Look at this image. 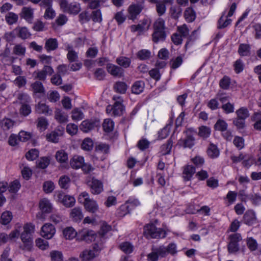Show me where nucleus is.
<instances>
[{"label":"nucleus","mask_w":261,"mask_h":261,"mask_svg":"<svg viewBox=\"0 0 261 261\" xmlns=\"http://www.w3.org/2000/svg\"><path fill=\"white\" fill-rule=\"evenodd\" d=\"M36 246L42 250H46L49 247L48 242L41 238H38L36 240Z\"/></svg>","instance_id":"obj_62"},{"label":"nucleus","mask_w":261,"mask_h":261,"mask_svg":"<svg viewBox=\"0 0 261 261\" xmlns=\"http://www.w3.org/2000/svg\"><path fill=\"white\" fill-rule=\"evenodd\" d=\"M59 4L64 12L70 14L76 15L81 10L80 4L76 2L69 3L67 0H61Z\"/></svg>","instance_id":"obj_3"},{"label":"nucleus","mask_w":261,"mask_h":261,"mask_svg":"<svg viewBox=\"0 0 261 261\" xmlns=\"http://www.w3.org/2000/svg\"><path fill=\"white\" fill-rule=\"evenodd\" d=\"M70 182V178L67 176H61L59 180V184L61 188L67 189Z\"/></svg>","instance_id":"obj_59"},{"label":"nucleus","mask_w":261,"mask_h":261,"mask_svg":"<svg viewBox=\"0 0 261 261\" xmlns=\"http://www.w3.org/2000/svg\"><path fill=\"white\" fill-rule=\"evenodd\" d=\"M238 53L241 56L250 55V46L248 44H240L238 48Z\"/></svg>","instance_id":"obj_31"},{"label":"nucleus","mask_w":261,"mask_h":261,"mask_svg":"<svg viewBox=\"0 0 261 261\" xmlns=\"http://www.w3.org/2000/svg\"><path fill=\"white\" fill-rule=\"evenodd\" d=\"M35 112L39 114L50 116L53 114V110L45 103L39 102L35 106Z\"/></svg>","instance_id":"obj_15"},{"label":"nucleus","mask_w":261,"mask_h":261,"mask_svg":"<svg viewBox=\"0 0 261 261\" xmlns=\"http://www.w3.org/2000/svg\"><path fill=\"white\" fill-rule=\"evenodd\" d=\"M252 119L255 122L254 124V128L258 130H261V112L254 113Z\"/></svg>","instance_id":"obj_43"},{"label":"nucleus","mask_w":261,"mask_h":261,"mask_svg":"<svg viewBox=\"0 0 261 261\" xmlns=\"http://www.w3.org/2000/svg\"><path fill=\"white\" fill-rule=\"evenodd\" d=\"M111 110L112 111V114L114 116H120L122 115L124 112V107L120 101H116L113 108H111Z\"/></svg>","instance_id":"obj_23"},{"label":"nucleus","mask_w":261,"mask_h":261,"mask_svg":"<svg viewBox=\"0 0 261 261\" xmlns=\"http://www.w3.org/2000/svg\"><path fill=\"white\" fill-rule=\"evenodd\" d=\"M102 127L105 132H111L114 129V122L111 119H106L102 123Z\"/></svg>","instance_id":"obj_41"},{"label":"nucleus","mask_w":261,"mask_h":261,"mask_svg":"<svg viewBox=\"0 0 261 261\" xmlns=\"http://www.w3.org/2000/svg\"><path fill=\"white\" fill-rule=\"evenodd\" d=\"M56 158L61 163H65L68 160V154L64 150H61L56 152Z\"/></svg>","instance_id":"obj_49"},{"label":"nucleus","mask_w":261,"mask_h":261,"mask_svg":"<svg viewBox=\"0 0 261 261\" xmlns=\"http://www.w3.org/2000/svg\"><path fill=\"white\" fill-rule=\"evenodd\" d=\"M230 84V79L225 75L224 76L219 82L220 87L223 89H228L229 88Z\"/></svg>","instance_id":"obj_61"},{"label":"nucleus","mask_w":261,"mask_h":261,"mask_svg":"<svg viewBox=\"0 0 261 261\" xmlns=\"http://www.w3.org/2000/svg\"><path fill=\"white\" fill-rule=\"evenodd\" d=\"M186 134V138L180 139L178 142V144L181 145L184 148H191L195 145V138L192 132L188 129L185 132Z\"/></svg>","instance_id":"obj_7"},{"label":"nucleus","mask_w":261,"mask_h":261,"mask_svg":"<svg viewBox=\"0 0 261 261\" xmlns=\"http://www.w3.org/2000/svg\"><path fill=\"white\" fill-rule=\"evenodd\" d=\"M159 246L156 248H152V251L147 255L148 261H158L159 257H165V250Z\"/></svg>","instance_id":"obj_12"},{"label":"nucleus","mask_w":261,"mask_h":261,"mask_svg":"<svg viewBox=\"0 0 261 261\" xmlns=\"http://www.w3.org/2000/svg\"><path fill=\"white\" fill-rule=\"evenodd\" d=\"M96 126L95 122L88 120L83 121L81 125V129L84 132H88Z\"/></svg>","instance_id":"obj_33"},{"label":"nucleus","mask_w":261,"mask_h":261,"mask_svg":"<svg viewBox=\"0 0 261 261\" xmlns=\"http://www.w3.org/2000/svg\"><path fill=\"white\" fill-rule=\"evenodd\" d=\"M144 8L142 4L130 5L127 9L128 18L131 20H135L137 16L141 13Z\"/></svg>","instance_id":"obj_8"},{"label":"nucleus","mask_w":261,"mask_h":261,"mask_svg":"<svg viewBox=\"0 0 261 261\" xmlns=\"http://www.w3.org/2000/svg\"><path fill=\"white\" fill-rule=\"evenodd\" d=\"M39 208L42 213H49L52 211L53 206L48 199L43 198L40 201Z\"/></svg>","instance_id":"obj_18"},{"label":"nucleus","mask_w":261,"mask_h":261,"mask_svg":"<svg viewBox=\"0 0 261 261\" xmlns=\"http://www.w3.org/2000/svg\"><path fill=\"white\" fill-rule=\"evenodd\" d=\"M70 215L72 220L76 222H80L84 217L82 209L80 207H74L72 209Z\"/></svg>","instance_id":"obj_21"},{"label":"nucleus","mask_w":261,"mask_h":261,"mask_svg":"<svg viewBox=\"0 0 261 261\" xmlns=\"http://www.w3.org/2000/svg\"><path fill=\"white\" fill-rule=\"evenodd\" d=\"M82 238L86 241H92L95 238V234L92 230H87L83 232L82 234Z\"/></svg>","instance_id":"obj_58"},{"label":"nucleus","mask_w":261,"mask_h":261,"mask_svg":"<svg viewBox=\"0 0 261 261\" xmlns=\"http://www.w3.org/2000/svg\"><path fill=\"white\" fill-rule=\"evenodd\" d=\"M116 62L123 68H128L130 64L131 61L129 58L121 56L117 58Z\"/></svg>","instance_id":"obj_40"},{"label":"nucleus","mask_w":261,"mask_h":261,"mask_svg":"<svg viewBox=\"0 0 261 261\" xmlns=\"http://www.w3.org/2000/svg\"><path fill=\"white\" fill-rule=\"evenodd\" d=\"M171 0H163V2L155 5V10L159 17L164 15L166 12V4L171 3Z\"/></svg>","instance_id":"obj_22"},{"label":"nucleus","mask_w":261,"mask_h":261,"mask_svg":"<svg viewBox=\"0 0 261 261\" xmlns=\"http://www.w3.org/2000/svg\"><path fill=\"white\" fill-rule=\"evenodd\" d=\"M58 47V42L56 38H50L45 40L44 48L47 52L53 51Z\"/></svg>","instance_id":"obj_19"},{"label":"nucleus","mask_w":261,"mask_h":261,"mask_svg":"<svg viewBox=\"0 0 261 261\" xmlns=\"http://www.w3.org/2000/svg\"><path fill=\"white\" fill-rule=\"evenodd\" d=\"M84 117L83 113L79 109L75 108L72 111L71 118L73 120L79 121L83 119Z\"/></svg>","instance_id":"obj_53"},{"label":"nucleus","mask_w":261,"mask_h":261,"mask_svg":"<svg viewBox=\"0 0 261 261\" xmlns=\"http://www.w3.org/2000/svg\"><path fill=\"white\" fill-rule=\"evenodd\" d=\"M109 145L106 143H100L96 146L95 151L96 152H101L103 153H108L109 152Z\"/></svg>","instance_id":"obj_57"},{"label":"nucleus","mask_w":261,"mask_h":261,"mask_svg":"<svg viewBox=\"0 0 261 261\" xmlns=\"http://www.w3.org/2000/svg\"><path fill=\"white\" fill-rule=\"evenodd\" d=\"M93 147V142L91 139L89 138H85L81 145V147L85 150L89 151L92 150Z\"/></svg>","instance_id":"obj_52"},{"label":"nucleus","mask_w":261,"mask_h":261,"mask_svg":"<svg viewBox=\"0 0 261 261\" xmlns=\"http://www.w3.org/2000/svg\"><path fill=\"white\" fill-rule=\"evenodd\" d=\"M127 88V85L123 82H117L114 85V90L120 94L125 93Z\"/></svg>","instance_id":"obj_36"},{"label":"nucleus","mask_w":261,"mask_h":261,"mask_svg":"<svg viewBox=\"0 0 261 261\" xmlns=\"http://www.w3.org/2000/svg\"><path fill=\"white\" fill-rule=\"evenodd\" d=\"M39 151L37 149H31L25 154V157L28 160L34 161L39 156Z\"/></svg>","instance_id":"obj_55"},{"label":"nucleus","mask_w":261,"mask_h":261,"mask_svg":"<svg viewBox=\"0 0 261 261\" xmlns=\"http://www.w3.org/2000/svg\"><path fill=\"white\" fill-rule=\"evenodd\" d=\"M20 112L22 115L27 116L31 113V107L27 103H22L20 109Z\"/></svg>","instance_id":"obj_64"},{"label":"nucleus","mask_w":261,"mask_h":261,"mask_svg":"<svg viewBox=\"0 0 261 261\" xmlns=\"http://www.w3.org/2000/svg\"><path fill=\"white\" fill-rule=\"evenodd\" d=\"M244 220L246 224H252L256 220L255 213L252 210L247 211L244 215Z\"/></svg>","instance_id":"obj_26"},{"label":"nucleus","mask_w":261,"mask_h":261,"mask_svg":"<svg viewBox=\"0 0 261 261\" xmlns=\"http://www.w3.org/2000/svg\"><path fill=\"white\" fill-rule=\"evenodd\" d=\"M107 69L108 72L113 76L121 77L124 76L123 69L113 64H108L107 65Z\"/></svg>","instance_id":"obj_10"},{"label":"nucleus","mask_w":261,"mask_h":261,"mask_svg":"<svg viewBox=\"0 0 261 261\" xmlns=\"http://www.w3.org/2000/svg\"><path fill=\"white\" fill-rule=\"evenodd\" d=\"M31 87L35 93H44L45 92L43 85L40 81H36L32 83Z\"/></svg>","instance_id":"obj_35"},{"label":"nucleus","mask_w":261,"mask_h":261,"mask_svg":"<svg viewBox=\"0 0 261 261\" xmlns=\"http://www.w3.org/2000/svg\"><path fill=\"white\" fill-rule=\"evenodd\" d=\"M77 200L79 203L84 205L85 210L88 212L95 214L98 212L99 206L97 202L93 199L90 198L88 192H82L79 195Z\"/></svg>","instance_id":"obj_1"},{"label":"nucleus","mask_w":261,"mask_h":261,"mask_svg":"<svg viewBox=\"0 0 261 261\" xmlns=\"http://www.w3.org/2000/svg\"><path fill=\"white\" fill-rule=\"evenodd\" d=\"M88 185L93 194H99L103 191L102 183L96 179L92 178L91 181L88 182Z\"/></svg>","instance_id":"obj_11"},{"label":"nucleus","mask_w":261,"mask_h":261,"mask_svg":"<svg viewBox=\"0 0 261 261\" xmlns=\"http://www.w3.org/2000/svg\"><path fill=\"white\" fill-rule=\"evenodd\" d=\"M55 233L56 229L54 226L50 223H46L41 227V235L46 239H51Z\"/></svg>","instance_id":"obj_9"},{"label":"nucleus","mask_w":261,"mask_h":261,"mask_svg":"<svg viewBox=\"0 0 261 261\" xmlns=\"http://www.w3.org/2000/svg\"><path fill=\"white\" fill-rule=\"evenodd\" d=\"M207 152L208 155L211 158H216L219 155V150L217 147L213 144H211L207 148Z\"/></svg>","instance_id":"obj_39"},{"label":"nucleus","mask_w":261,"mask_h":261,"mask_svg":"<svg viewBox=\"0 0 261 261\" xmlns=\"http://www.w3.org/2000/svg\"><path fill=\"white\" fill-rule=\"evenodd\" d=\"M236 114L237 117L244 120H245L249 116L248 109L244 107H242L238 110L236 111Z\"/></svg>","instance_id":"obj_56"},{"label":"nucleus","mask_w":261,"mask_h":261,"mask_svg":"<svg viewBox=\"0 0 261 261\" xmlns=\"http://www.w3.org/2000/svg\"><path fill=\"white\" fill-rule=\"evenodd\" d=\"M195 172V168L191 165H188L184 168L183 172V177L185 180H189L191 179L193 175Z\"/></svg>","instance_id":"obj_29"},{"label":"nucleus","mask_w":261,"mask_h":261,"mask_svg":"<svg viewBox=\"0 0 261 261\" xmlns=\"http://www.w3.org/2000/svg\"><path fill=\"white\" fill-rule=\"evenodd\" d=\"M14 32L17 36L22 40L27 39L31 36V33L25 27H17L14 29Z\"/></svg>","instance_id":"obj_17"},{"label":"nucleus","mask_w":261,"mask_h":261,"mask_svg":"<svg viewBox=\"0 0 261 261\" xmlns=\"http://www.w3.org/2000/svg\"><path fill=\"white\" fill-rule=\"evenodd\" d=\"M5 19L9 24L12 25L17 21L18 17L15 13L9 12L6 15Z\"/></svg>","instance_id":"obj_54"},{"label":"nucleus","mask_w":261,"mask_h":261,"mask_svg":"<svg viewBox=\"0 0 261 261\" xmlns=\"http://www.w3.org/2000/svg\"><path fill=\"white\" fill-rule=\"evenodd\" d=\"M161 248L164 249L165 250V257H166L168 254H170L171 255L175 254L176 251V246L174 243H170L167 247H165L164 246H160Z\"/></svg>","instance_id":"obj_34"},{"label":"nucleus","mask_w":261,"mask_h":261,"mask_svg":"<svg viewBox=\"0 0 261 261\" xmlns=\"http://www.w3.org/2000/svg\"><path fill=\"white\" fill-rule=\"evenodd\" d=\"M153 30L165 31L166 29L165 20L161 18H158L153 24Z\"/></svg>","instance_id":"obj_38"},{"label":"nucleus","mask_w":261,"mask_h":261,"mask_svg":"<svg viewBox=\"0 0 261 261\" xmlns=\"http://www.w3.org/2000/svg\"><path fill=\"white\" fill-rule=\"evenodd\" d=\"M211 133V128L206 126H201L199 127L198 135L204 139L208 138Z\"/></svg>","instance_id":"obj_48"},{"label":"nucleus","mask_w":261,"mask_h":261,"mask_svg":"<svg viewBox=\"0 0 261 261\" xmlns=\"http://www.w3.org/2000/svg\"><path fill=\"white\" fill-rule=\"evenodd\" d=\"M119 248L124 253L129 254L133 251L134 246L130 243L125 242L121 243L119 245Z\"/></svg>","instance_id":"obj_51"},{"label":"nucleus","mask_w":261,"mask_h":261,"mask_svg":"<svg viewBox=\"0 0 261 261\" xmlns=\"http://www.w3.org/2000/svg\"><path fill=\"white\" fill-rule=\"evenodd\" d=\"M144 86L145 84L143 81H137L133 85L132 87V91L134 94H139L143 92Z\"/></svg>","instance_id":"obj_30"},{"label":"nucleus","mask_w":261,"mask_h":261,"mask_svg":"<svg viewBox=\"0 0 261 261\" xmlns=\"http://www.w3.org/2000/svg\"><path fill=\"white\" fill-rule=\"evenodd\" d=\"M140 204V202L138 199L128 200L124 204L120 207V216H125L126 214L129 213L132 209Z\"/></svg>","instance_id":"obj_5"},{"label":"nucleus","mask_w":261,"mask_h":261,"mask_svg":"<svg viewBox=\"0 0 261 261\" xmlns=\"http://www.w3.org/2000/svg\"><path fill=\"white\" fill-rule=\"evenodd\" d=\"M173 146V141L170 138L167 141L166 143L161 146L160 153L162 155H165L169 154Z\"/></svg>","instance_id":"obj_27"},{"label":"nucleus","mask_w":261,"mask_h":261,"mask_svg":"<svg viewBox=\"0 0 261 261\" xmlns=\"http://www.w3.org/2000/svg\"><path fill=\"white\" fill-rule=\"evenodd\" d=\"M64 133V128L62 126H58L55 130L46 135V139L48 142L57 143L59 138L62 136Z\"/></svg>","instance_id":"obj_6"},{"label":"nucleus","mask_w":261,"mask_h":261,"mask_svg":"<svg viewBox=\"0 0 261 261\" xmlns=\"http://www.w3.org/2000/svg\"><path fill=\"white\" fill-rule=\"evenodd\" d=\"M183 60L181 56H178L175 59H172L170 64L172 69H175L179 67L182 63Z\"/></svg>","instance_id":"obj_60"},{"label":"nucleus","mask_w":261,"mask_h":261,"mask_svg":"<svg viewBox=\"0 0 261 261\" xmlns=\"http://www.w3.org/2000/svg\"><path fill=\"white\" fill-rule=\"evenodd\" d=\"M84 163V158L79 155H74L70 161V165L73 169L81 168Z\"/></svg>","instance_id":"obj_20"},{"label":"nucleus","mask_w":261,"mask_h":261,"mask_svg":"<svg viewBox=\"0 0 261 261\" xmlns=\"http://www.w3.org/2000/svg\"><path fill=\"white\" fill-rule=\"evenodd\" d=\"M182 10L178 6H172L169 10L171 17L174 19H177L181 14Z\"/></svg>","instance_id":"obj_37"},{"label":"nucleus","mask_w":261,"mask_h":261,"mask_svg":"<svg viewBox=\"0 0 261 261\" xmlns=\"http://www.w3.org/2000/svg\"><path fill=\"white\" fill-rule=\"evenodd\" d=\"M100 251V248L97 244L93 245L92 248L84 250L80 255L83 261H90L97 256Z\"/></svg>","instance_id":"obj_4"},{"label":"nucleus","mask_w":261,"mask_h":261,"mask_svg":"<svg viewBox=\"0 0 261 261\" xmlns=\"http://www.w3.org/2000/svg\"><path fill=\"white\" fill-rule=\"evenodd\" d=\"M177 31L182 37H187L189 34V30L185 24L177 27Z\"/></svg>","instance_id":"obj_63"},{"label":"nucleus","mask_w":261,"mask_h":261,"mask_svg":"<svg viewBox=\"0 0 261 261\" xmlns=\"http://www.w3.org/2000/svg\"><path fill=\"white\" fill-rule=\"evenodd\" d=\"M12 218V213L10 211H5L1 215L0 223L3 225H7L11 221Z\"/></svg>","instance_id":"obj_32"},{"label":"nucleus","mask_w":261,"mask_h":261,"mask_svg":"<svg viewBox=\"0 0 261 261\" xmlns=\"http://www.w3.org/2000/svg\"><path fill=\"white\" fill-rule=\"evenodd\" d=\"M51 261H63V255L61 251L52 250L49 253Z\"/></svg>","instance_id":"obj_44"},{"label":"nucleus","mask_w":261,"mask_h":261,"mask_svg":"<svg viewBox=\"0 0 261 261\" xmlns=\"http://www.w3.org/2000/svg\"><path fill=\"white\" fill-rule=\"evenodd\" d=\"M26 48L21 44H16L13 49V54L19 56H23L25 55Z\"/></svg>","instance_id":"obj_46"},{"label":"nucleus","mask_w":261,"mask_h":261,"mask_svg":"<svg viewBox=\"0 0 261 261\" xmlns=\"http://www.w3.org/2000/svg\"><path fill=\"white\" fill-rule=\"evenodd\" d=\"M14 123L11 119L5 118L1 120L0 125L4 130H7L14 126Z\"/></svg>","instance_id":"obj_42"},{"label":"nucleus","mask_w":261,"mask_h":261,"mask_svg":"<svg viewBox=\"0 0 261 261\" xmlns=\"http://www.w3.org/2000/svg\"><path fill=\"white\" fill-rule=\"evenodd\" d=\"M77 234L76 231L72 227H67L63 230V235L67 240H72Z\"/></svg>","instance_id":"obj_28"},{"label":"nucleus","mask_w":261,"mask_h":261,"mask_svg":"<svg viewBox=\"0 0 261 261\" xmlns=\"http://www.w3.org/2000/svg\"><path fill=\"white\" fill-rule=\"evenodd\" d=\"M166 37L165 31H154L152 34V41L154 43H158L159 41H164Z\"/></svg>","instance_id":"obj_25"},{"label":"nucleus","mask_w":261,"mask_h":261,"mask_svg":"<svg viewBox=\"0 0 261 261\" xmlns=\"http://www.w3.org/2000/svg\"><path fill=\"white\" fill-rule=\"evenodd\" d=\"M48 125V122L46 118L44 117H40L37 119V126L41 131L45 130Z\"/></svg>","instance_id":"obj_45"},{"label":"nucleus","mask_w":261,"mask_h":261,"mask_svg":"<svg viewBox=\"0 0 261 261\" xmlns=\"http://www.w3.org/2000/svg\"><path fill=\"white\" fill-rule=\"evenodd\" d=\"M228 125L223 120L219 119L214 125V128L216 130L224 132L226 130Z\"/></svg>","instance_id":"obj_47"},{"label":"nucleus","mask_w":261,"mask_h":261,"mask_svg":"<svg viewBox=\"0 0 261 261\" xmlns=\"http://www.w3.org/2000/svg\"><path fill=\"white\" fill-rule=\"evenodd\" d=\"M31 234L22 232L20 238L23 243V249L30 251L33 247V240Z\"/></svg>","instance_id":"obj_16"},{"label":"nucleus","mask_w":261,"mask_h":261,"mask_svg":"<svg viewBox=\"0 0 261 261\" xmlns=\"http://www.w3.org/2000/svg\"><path fill=\"white\" fill-rule=\"evenodd\" d=\"M55 118L60 123H65L68 121V115L59 109L55 111Z\"/></svg>","instance_id":"obj_24"},{"label":"nucleus","mask_w":261,"mask_h":261,"mask_svg":"<svg viewBox=\"0 0 261 261\" xmlns=\"http://www.w3.org/2000/svg\"><path fill=\"white\" fill-rule=\"evenodd\" d=\"M59 200L66 207H71L74 205L75 200L71 196L65 195L64 193H60L58 195Z\"/></svg>","instance_id":"obj_13"},{"label":"nucleus","mask_w":261,"mask_h":261,"mask_svg":"<svg viewBox=\"0 0 261 261\" xmlns=\"http://www.w3.org/2000/svg\"><path fill=\"white\" fill-rule=\"evenodd\" d=\"M20 16L28 23H32L34 18V9L31 7H24L22 9Z\"/></svg>","instance_id":"obj_14"},{"label":"nucleus","mask_w":261,"mask_h":261,"mask_svg":"<svg viewBox=\"0 0 261 261\" xmlns=\"http://www.w3.org/2000/svg\"><path fill=\"white\" fill-rule=\"evenodd\" d=\"M144 234L147 238L159 239L165 238L166 232L161 228H157L153 224H148L144 228Z\"/></svg>","instance_id":"obj_2"},{"label":"nucleus","mask_w":261,"mask_h":261,"mask_svg":"<svg viewBox=\"0 0 261 261\" xmlns=\"http://www.w3.org/2000/svg\"><path fill=\"white\" fill-rule=\"evenodd\" d=\"M184 16L187 21L191 22L193 21L196 17L195 13L191 8H187L184 13Z\"/></svg>","instance_id":"obj_50"}]
</instances>
